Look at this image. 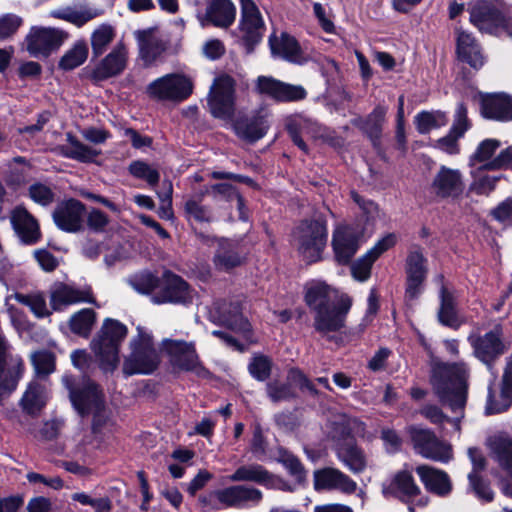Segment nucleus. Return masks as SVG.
I'll list each match as a JSON object with an SVG mask.
<instances>
[{
    "label": "nucleus",
    "mask_w": 512,
    "mask_h": 512,
    "mask_svg": "<svg viewBox=\"0 0 512 512\" xmlns=\"http://www.w3.org/2000/svg\"><path fill=\"white\" fill-rule=\"evenodd\" d=\"M469 374V368L464 362L440 364L433 369V391L453 412L462 410L466 404Z\"/></svg>",
    "instance_id": "nucleus-1"
},
{
    "label": "nucleus",
    "mask_w": 512,
    "mask_h": 512,
    "mask_svg": "<svg viewBox=\"0 0 512 512\" xmlns=\"http://www.w3.org/2000/svg\"><path fill=\"white\" fill-rule=\"evenodd\" d=\"M127 334L125 325L117 320H104L99 332L92 339L90 348L104 372L114 371L119 363V347Z\"/></svg>",
    "instance_id": "nucleus-2"
},
{
    "label": "nucleus",
    "mask_w": 512,
    "mask_h": 512,
    "mask_svg": "<svg viewBox=\"0 0 512 512\" xmlns=\"http://www.w3.org/2000/svg\"><path fill=\"white\" fill-rule=\"evenodd\" d=\"M63 382L69 391V398L73 407L80 415L93 413L94 415V429L96 431L101 429V418L103 415L100 409L104 405V398L102 391L98 386L87 378H83L78 384L70 377H64Z\"/></svg>",
    "instance_id": "nucleus-3"
},
{
    "label": "nucleus",
    "mask_w": 512,
    "mask_h": 512,
    "mask_svg": "<svg viewBox=\"0 0 512 512\" xmlns=\"http://www.w3.org/2000/svg\"><path fill=\"white\" fill-rule=\"evenodd\" d=\"M137 330V336L131 341V353L123 364V372L126 375L150 374L156 370L160 362L150 333L141 327Z\"/></svg>",
    "instance_id": "nucleus-4"
},
{
    "label": "nucleus",
    "mask_w": 512,
    "mask_h": 512,
    "mask_svg": "<svg viewBox=\"0 0 512 512\" xmlns=\"http://www.w3.org/2000/svg\"><path fill=\"white\" fill-rule=\"evenodd\" d=\"M325 221H303L294 232V243L304 261L314 263L321 259L327 243Z\"/></svg>",
    "instance_id": "nucleus-5"
},
{
    "label": "nucleus",
    "mask_w": 512,
    "mask_h": 512,
    "mask_svg": "<svg viewBox=\"0 0 512 512\" xmlns=\"http://www.w3.org/2000/svg\"><path fill=\"white\" fill-rule=\"evenodd\" d=\"M192 91V80L181 73L166 74L152 81L146 88L149 97L171 102L184 101Z\"/></svg>",
    "instance_id": "nucleus-6"
},
{
    "label": "nucleus",
    "mask_w": 512,
    "mask_h": 512,
    "mask_svg": "<svg viewBox=\"0 0 512 512\" xmlns=\"http://www.w3.org/2000/svg\"><path fill=\"white\" fill-rule=\"evenodd\" d=\"M407 432L414 449L422 457L442 463H447L452 459L450 444L440 440L431 430L410 426L407 428Z\"/></svg>",
    "instance_id": "nucleus-7"
},
{
    "label": "nucleus",
    "mask_w": 512,
    "mask_h": 512,
    "mask_svg": "<svg viewBox=\"0 0 512 512\" xmlns=\"http://www.w3.org/2000/svg\"><path fill=\"white\" fill-rule=\"evenodd\" d=\"M241 17L238 25L239 37L248 52L261 42L265 32V22L253 0H240Z\"/></svg>",
    "instance_id": "nucleus-8"
},
{
    "label": "nucleus",
    "mask_w": 512,
    "mask_h": 512,
    "mask_svg": "<svg viewBox=\"0 0 512 512\" xmlns=\"http://www.w3.org/2000/svg\"><path fill=\"white\" fill-rule=\"evenodd\" d=\"M162 348L178 368L192 372L199 378L210 377V372L199 361L193 342L164 339Z\"/></svg>",
    "instance_id": "nucleus-9"
},
{
    "label": "nucleus",
    "mask_w": 512,
    "mask_h": 512,
    "mask_svg": "<svg viewBox=\"0 0 512 512\" xmlns=\"http://www.w3.org/2000/svg\"><path fill=\"white\" fill-rule=\"evenodd\" d=\"M470 22L482 32L512 37V21L488 4L473 6L470 10Z\"/></svg>",
    "instance_id": "nucleus-10"
},
{
    "label": "nucleus",
    "mask_w": 512,
    "mask_h": 512,
    "mask_svg": "<svg viewBox=\"0 0 512 512\" xmlns=\"http://www.w3.org/2000/svg\"><path fill=\"white\" fill-rule=\"evenodd\" d=\"M235 83L227 75L215 79L208 95V106L216 118L229 119L234 113Z\"/></svg>",
    "instance_id": "nucleus-11"
},
{
    "label": "nucleus",
    "mask_w": 512,
    "mask_h": 512,
    "mask_svg": "<svg viewBox=\"0 0 512 512\" xmlns=\"http://www.w3.org/2000/svg\"><path fill=\"white\" fill-rule=\"evenodd\" d=\"M193 298L194 291L186 281L171 271H164L160 277V287L152 296V301L156 304H189Z\"/></svg>",
    "instance_id": "nucleus-12"
},
{
    "label": "nucleus",
    "mask_w": 512,
    "mask_h": 512,
    "mask_svg": "<svg viewBox=\"0 0 512 512\" xmlns=\"http://www.w3.org/2000/svg\"><path fill=\"white\" fill-rule=\"evenodd\" d=\"M351 306V297L342 294L336 303L315 313V329L322 334L341 330L345 326L346 316Z\"/></svg>",
    "instance_id": "nucleus-13"
},
{
    "label": "nucleus",
    "mask_w": 512,
    "mask_h": 512,
    "mask_svg": "<svg viewBox=\"0 0 512 512\" xmlns=\"http://www.w3.org/2000/svg\"><path fill=\"white\" fill-rule=\"evenodd\" d=\"M464 175L459 169L441 165L435 173L431 189L441 199H458L465 191Z\"/></svg>",
    "instance_id": "nucleus-14"
},
{
    "label": "nucleus",
    "mask_w": 512,
    "mask_h": 512,
    "mask_svg": "<svg viewBox=\"0 0 512 512\" xmlns=\"http://www.w3.org/2000/svg\"><path fill=\"white\" fill-rule=\"evenodd\" d=\"M55 225L67 233H77L84 230L86 207L76 199L59 203L53 211Z\"/></svg>",
    "instance_id": "nucleus-15"
},
{
    "label": "nucleus",
    "mask_w": 512,
    "mask_h": 512,
    "mask_svg": "<svg viewBox=\"0 0 512 512\" xmlns=\"http://www.w3.org/2000/svg\"><path fill=\"white\" fill-rule=\"evenodd\" d=\"M500 145V141L496 139L483 140L470 156L469 164L474 166L481 163L482 168L486 170H497L507 167L512 163V146L502 150L496 157H492Z\"/></svg>",
    "instance_id": "nucleus-16"
},
{
    "label": "nucleus",
    "mask_w": 512,
    "mask_h": 512,
    "mask_svg": "<svg viewBox=\"0 0 512 512\" xmlns=\"http://www.w3.org/2000/svg\"><path fill=\"white\" fill-rule=\"evenodd\" d=\"M468 341L473 348L474 356L487 365L489 369L492 362L506 350L501 331L498 328L485 333L483 336L471 334L468 336Z\"/></svg>",
    "instance_id": "nucleus-17"
},
{
    "label": "nucleus",
    "mask_w": 512,
    "mask_h": 512,
    "mask_svg": "<svg viewBox=\"0 0 512 512\" xmlns=\"http://www.w3.org/2000/svg\"><path fill=\"white\" fill-rule=\"evenodd\" d=\"M256 91L279 102L303 100L307 93L301 85H292L270 76H259L255 82Z\"/></svg>",
    "instance_id": "nucleus-18"
},
{
    "label": "nucleus",
    "mask_w": 512,
    "mask_h": 512,
    "mask_svg": "<svg viewBox=\"0 0 512 512\" xmlns=\"http://www.w3.org/2000/svg\"><path fill=\"white\" fill-rule=\"evenodd\" d=\"M28 52L34 57L48 56L63 43L62 32L54 28L34 26L26 36Z\"/></svg>",
    "instance_id": "nucleus-19"
},
{
    "label": "nucleus",
    "mask_w": 512,
    "mask_h": 512,
    "mask_svg": "<svg viewBox=\"0 0 512 512\" xmlns=\"http://www.w3.org/2000/svg\"><path fill=\"white\" fill-rule=\"evenodd\" d=\"M236 7L231 0H207L204 12L197 14L202 28L210 25L217 28H229L235 21Z\"/></svg>",
    "instance_id": "nucleus-20"
},
{
    "label": "nucleus",
    "mask_w": 512,
    "mask_h": 512,
    "mask_svg": "<svg viewBox=\"0 0 512 512\" xmlns=\"http://www.w3.org/2000/svg\"><path fill=\"white\" fill-rule=\"evenodd\" d=\"M389 492L402 502L408 504L410 512H415L414 505L425 506L427 499L421 495V490L414 481L413 475L407 470L399 471L389 486Z\"/></svg>",
    "instance_id": "nucleus-21"
},
{
    "label": "nucleus",
    "mask_w": 512,
    "mask_h": 512,
    "mask_svg": "<svg viewBox=\"0 0 512 512\" xmlns=\"http://www.w3.org/2000/svg\"><path fill=\"white\" fill-rule=\"evenodd\" d=\"M362 233L351 226H340L333 233L332 245L335 258L340 264H348L356 254Z\"/></svg>",
    "instance_id": "nucleus-22"
},
{
    "label": "nucleus",
    "mask_w": 512,
    "mask_h": 512,
    "mask_svg": "<svg viewBox=\"0 0 512 512\" xmlns=\"http://www.w3.org/2000/svg\"><path fill=\"white\" fill-rule=\"evenodd\" d=\"M271 55L274 58H281L288 62L302 65L309 60V57L302 51L297 40L286 32L277 35L273 32L268 39Z\"/></svg>",
    "instance_id": "nucleus-23"
},
{
    "label": "nucleus",
    "mask_w": 512,
    "mask_h": 512,
    "mask_svg": "<svg viewBox=\"0 0 512 512\" xmlns=\"http://www.w3.org/2000/svg\"><path fill=\"white\" fill-rule=\"evenodd\" d=\"M83 302H95L89 287L77 288L73 285L57 283L50 291V305L55 311H60L67 306Z\"/></svg>",
    "instance_id": "nucleus-24"
},
{
    "label": "nucleus",
    "mask_w": 512,
    "mask_h": 512,
    "mask_svg": "<svg viewBox=\"0 0 512 512\" xmlns=\"http://www.w3.org/2000/svg\"><path fill=\"white\" fill-rule=\"evenodd\" d=\"M314 488L321 490H337L352 494L357 489V483L347 474L337 468L325 467L314 471Z\"/></svg>",
    "instance_id": "nucleus-25"
},
{
    "label": "nucleus",
    "mask_w": 512,
    "mask_h": 512,
    "mask_svg": "<svg viewBox=\"0 0 512 512\" xmlns=\"http://www.w3.org/2000/svg\"><path fill=\"white\" fill-rule=\"evenodd\" d=\"M470 128L467 118V109L463 104L457 106L454 122L451 126L449 133L439 138L433 144V147L444 152L448 155H457L460 153L459 139H461L465 132Z\"/></svg>",
    "instance_id": "nucleus-26"
},
{
    "label": "nucleus",
    "mask_w": 512,
    "mask_h": 512,
    "mask_svg": "<svg viewBox=\"0 0 512 512\" xmlns=\"http://www.w3.org/2000/svg\"><path fill=\"white\" fill-rule=\"evenodd\" d=\"M127 62V47L122 42H119L95 66L92 72V78L96 81H102L111 77L118 76L126 69Z\"/></svg>",
    "instance_id": "nucleus-27"
},
{
    "label": "nucleus",
    "mask_w": 512,
    "mask_h": 512,
    "mask_svg": "<svg viewBox=\"0 0 512 512\" xmlns=\"http://www.w3.org/2000/svg\"><path fill=\"white\" fill-rule=\"evenodd\" d=\"M214 496L224 507L243 508L248 503L254 505L262 500V492L246 485H234L216 490Z\"/></svg>",
    "instance_id": "nucleus-28"
},
{
    "label": "nucleus",
    "mask_w": 512,
    "mask_h": 512,
    "mask_svg": "<svg viewBox=\"0 0 512 512\" xmlns=\"http://www.w3.org/2000/svg\"><path fill=\"white\" fill-rule=\"evenodd\" d=\"M270 128V113L261 109L255 114L238 119L234 130L238 137L248 142H256L263 138Z\"/></svg>",
    "instance_id": "nucleus-29"
},
{
    "label": "nucleus",
    "mask_w": 512,
    "mask_h": 512,
    "mask_svg": "<svg viewBox=\"0 0 512 512\" xmlns=\"http://www.w3.org/2000/svg\"><path fill=\"white\" fill-rule=\"evenodd\" d=\"M337 459L352 473H362L367 467V457L353 438L339 440L334 447Z\"/></svg>",
    "instance_id": "nucleus-30"
},
{
    "label": "nucleus",
    "mask_w": 512,
    "mask_h": 512,
    "mask_svg": "<svg viewBox=\"0 0 512 512\" xmlns=\"http://www.w3.org/2000/svg\"><path fill=\"white\" fill-rule=\"evenodd\" d=\"M492 458L504 469L511 483L505 488L507 495H512V436L500 433L490 437L487 441Z\"/></svg>",
    "instance_id": "nucleus-31"
},
{
    "label": "nucleus",
    "mask_w": 512,
    "mask_h": 512,
    "mask_svg": "<svg viewBox=\"0 0 512 512\" xmlns=\"http://www.w3.org/2000/svg\"><path fill=\"white\" fill-rule=\"evenodd\" d=\"M286 127L293 143L304 153H308V146L302 137L310 136L311 138H323L326 131L316 121L302 116L290 119Z\"/></svg>",
    "instance_id": "nucleus-32"
},
{
    "label": "nucleus",
    "mask_w": 512,
    "mask_h": 512,
    "mask_svg": "<svg viewBox=\"0 0 512 512\" xmlns=\"http://www.w3.org/2000/svg\"><path fill=\"white\" fill-rule=\"evenodd\" d=\"M10 221L20 240L25 244H35L40 239V229L36 219L24 208L16 207Z\"/></svg>",
    "instance_id": "nucleus-33"
},
{
    "label": "nucleus",
    "mask_w": 512,
    "mask_h": 512,
    "mask_svg": "<svg viewBox=\"0 0 512 512\" xmlns=\"http://www.w3.org/2000/svg\"><path fill=\"white\" fill-rule=\"evenodd\" d=\"M416 472L427 491L439 497H446L451 493L452 482L445 471L421 465L416 468Z\"/></svg>",
    "instance_id": "nucleus-34"
},
{
    "label": "nucleus",
    "mask_w": 512,
    "mask_h": 512,
    "mask_svg": "<svg viewBox=\"0 0 512 512\" xmlns=\"http://www.w3.org/2000/svg\"><path fill=\"white\" fill-rule=\"evenodd\" d=\"M468 456L473 466L472 471L468 474L469 487L479 499L489 502L493 499V492L479 475V472L485 468V457L477 448H469Z\"/></svg>",
    "instance_id": "nucleus-35"
},
{
    "label": "nucleus",
    "mask_w": 512,
    "mask_h": 512,
    "mask_svg": "<svg viewBox=\"0 0 512 512\" xmlns=\"http://www.w3.org/2000/svg\"><path fill=\"white\" fill-rule=\"evenodd\" d=\"M456 51L458 58L473 68H479L484 63L481 48L471 33L461 28L455 29Z\"/></svg>",
    "instance_id": "nucleus-36"
},
{
    "label": "nucleus",
    "mask_w": 512,
    "mask_h": 512,
    "mask_svg": "<svg viewBox=\"0 0 512 512\" xmlns=\"http://www.w3.org/2000/svg\"><path fill=\"white\" fill-rule=\"evenodd\" d=\"M512 404V360L506 364L501 390L496 397L491 390H489L487 404L485 408L486 414H497L506 411Z\"/></svg>",
    "instance_id": "nucleus-37"
},
{
    "label": "nucleus",
    "mask_w": 512,
    "mask_h": 512,
    "mask_svg": "<svg viewBox=\"0 0 512 512\" xmlns=\"http://www.w3.org/2000/svg\"><path fill=\"white\" fill-rule=\"evenodd\" d=\"M336 290L323 281H311L305 286V303L315 313L334 304Z\"/></svg>",
    "instance_id": "nucleus-38"
},
{
    "label": "nucleus",
    "mask_w": 512,
    "mask_h": 512,
    "mask_svg": "<svg viewBox=\"0 0 512 512\" xmlns=\"http://www.w3.org/2000/svg\"><path fill=\"white\" fill-rule=\"evenodd\" d=\"M481 113L488 119L511 121L512 98L506 94L485 96L482 98Z\"/></svg>",
    "instance_id": "nucleus-39"
},
{
    "label": "nucleus",
    "mask_w": 512,
    "mask_h": 512,
    "mask_svg": "<svg viewBox=\"0 0 512 512\" xmlns=\"http://www.w3.org/2000/svg\"><path fill=\"white\" fill-rule=\"evenodd\" d=\"M49 394L45 385L31 381L20 400L22 410L29 415H37L47 403Z\"/></svg>",
    "instance_id": "nucleus-40"
},
{
    "label": "nucleus",
    "mask_w": 512,
    "mask_h": 512,
    "mask_svg": "<svg viewBox=\"0 0 512 512\" xmlns=\"http://www.w3.org/2000/svg\"><path fill=\"white\" fill-rule=\"evenodd\" d=\"M214 309L218 314L219 323L235 331H249V323L243 317L238 303H215Z\"/></svg>",
    "instance_id": "nucleus-41"
},
{
    "label": "nucleus",
    "mask_w": 512,
    "mask_h": 512,
    "mask_svg": "<svg viewBox=\"0 0 512 512\" xmlns=\"http://www.w3.org/2000/svg\"><path fill=\"white\" fill-rule=\"evenodd\" d=\"M240 244L237 241L221 239L214 256V264L220 270H230L242 263Z\"/></svg>",
    "instance_id": "nucleus-42"
},
{
    "label": "nucleus",
    "mask_w": 512,
    "mask_h": 512,
    "mask_svg": "<svg viewBox=\"0 0 512 512\" xmlns=\"http://www.w3.org/2000/svg\"><path fill=\"white\" fill-rule=\"evenodd\" d=\"M102 10L89 6L87 4H79L73 7H65L52 12V16L61 20L70 22L78 27L83 26L92 19L100 16Z\"/></svg>",
    "instance_id": "nucleus-43"
},
{
    "label": "nucleus",
    "mask_w": 512,
    "mask_h": 512,
    "mask_svg": "<svg viewBox=\"0 0 512 512\" xmlns=\"http://www.w3.org/2000/svg\"><path fill=\"white\" fill-rule=\"evenodd\" d=\"M232 482H254L264 487L273 486L272 473L259 464L242 465L229 476Z\"/></svg>",
    "instance_id": "nucleus-44"
},
{
    "label": "nucleus",
    "mask_w": 512,
    "mask_h": 512,
    "mask_svg": "<svg viewBox=\"0 0 512 512\" xmlns=\"http://www.w3.org/2000/svg\"><path fill=\"white\" fill-rule=\"evenodd\" d=\"M439 298L440 308L438 311V319L440 323L452 328H458L460 322L455 307V296L443 283L440 288Z\"/></svg>",
    "instance_id": "nucleus-45"
},
{
    "label": "nucleus",
    "mask_w": 512,
    "mask_h": 512,
    "mask_svg": "<svg viewBox=\"0 0 512 512\" xmlns=\"http://www.w3.org/2000/svg\"><path fill=\"white\" fill-rule=\"evenodd\" d=\"M166 48V43L152 33L142 32L139 36L140 54L147 64L158 59Z\"/></svg>",
    "instance_id": "nucleus-46"
},
{
    "label": "nucleus",
    "mask_w": 512,
    "mask_h": 512,
    "mask_svg": "<svg viewBox=\"0 0 512 512\" xmlns=\"http://www.w3.org/2000/svg\"><path fill=\"white\" fill-rule=\"evenodd\" d=\"M67 142L68 144L62 148V154L66 158L88 163L99 155V151L83 144L70 133L67 134Z\"/></svg>",
    "instance_id": "nucleus-47"
},
{
    "label": "nucleus",
    "mask_w": 512,
    "mask_h": 512,
    "mask_svg": "<svg viewBox=\"0 0 512 512\" xmlns=\"http://www.w3.org/2000/svg\"><path fill=\"white\" fill-rule=\"evenodd\" d=\"M116 36L115 28L107 23L97 26L90 37L92 54L94 57L102 55Z\"/></svg>",
    "instance_id": "nucleus-48"
},
{
    "label": "nucleus",
    "mask_w": 512,
    "mask_h": 512,
    "mask_svg": "<svg viewBox=\"0 0 512 512\" xmlns=\"http://www.w3.org/2000/svg\"><path fill=\"white\" fill-rule=\"evenodd\" d=\"M96 320V313L90 308H84L74 313L69 320L71 331L81 337L88 338Z\"/></svg>",
    "instance_id": "nucleus-49"
},
{
    "label": "nucleus",
    "mask_w": 512,
    "mask_h": 512,
    "mask_svg": "<svg viewBox=\"0 0 512 512\" xmlns=\"http://www.w3.org/2000/svg\"><path fill=\"white\" fill-rule=\"evenodd\" d=\"M448 122L446 114L442 111H422L415 116V125L419 133L427 134L433 129L445 126Z\"/></svg>",
    "instance_id": "nucleus-50"
},
{
    "label": "nucleus",
    "mask_w": 512,
    "mask_h": 512,
    "mask_svg": "<svg viewBox=\"0 0 512 512\" xmlns=\"http://www.w3.org/2000/svg\"><path fill=\"white\" fill-rule=\"evenodd\" d=\"M14 299L31 310L37 318L48 317L51 312L47 306L45 295L41 292H32L29 294L15 293Z\"/></svg>",
    "instance_id": "nucleus-51"
},
{
    "label": "nucleus",
    "mask_w": 512,
    "mask_h": 512,
    "mask_svg": "<svg viewBox=\"0 0 512 512\" xmlns=\"http://www.w3.org/2000/svg\"><path fill=\"white\" fill-rule=\"evenodd\" d=\"M406 276L427 278L428 261L419 248H413L408 252L405 260Z\"/></svg>",
    "instance_id": "nucleus-52"
},
{
    "label": "nucleus",
    "mask_w": 512,
    "mask_h": 512,
    "mask_svg": "<svg viewBox=\"0 0 512 512\" xmlns=\"http://www.w3.org/2000/svg\"><path fill=\"white\" fill-rule=\"evenodd\" d=\"M276 460L281 463L298 485L306 480V471L299 459L284 448H278Z\"/></svg>",
    "instance_id": "nucleus-53"
},
{
    "label": "nucleus",
    "mask_w": 512,
    "mask_h": 512,
    "mask_svg": "<svg viewBox=\"0 0 512 512\" xmlns=\"http://www.w3.org/2000/svg\"><path fill=\"white\" fill-rule=\"evenodd\" d=\"M31 363L34 372L39 378H46L56 369L55 355L48 350H40L31 354Z\"/></svg>",
    "instance_id": "nucleus-54"
},
{
    "label": "nucleus",
    "mask_w": 512,
    "mask_h": 512,
    "mask_svg": "<svg viewBox=\"0 0 512 512\" xmlns=\"http://www.w3.org/2000/svg\"><path fill=\"white\" fill-rule=\"evenodd\" d=\"M387 108L377 106L362 122L361 129L373 140H377L380 136L382 125L385 120Z\"/></svg>",
    "instance_id": "nucleus-55"
},
{
    "label": "nucleus",
    "mask_w": 512,
    "mask_h": 512,
    "mask_svg": "<svg viewBox=\"0 0 512 512\" xmlns=\"http://www.w3.org/2000/svg\"><path fill=\"white\" fill-rule=\"evenodd\" d=\"M88 56V48L84 42L76 43L60 59L59 67L63 70H73L83 64Z\"/></svg>",
    "instance_id": "nucleus-56"
},
{
    "label": "nucleus",
    "mask_w": 512,
    "mask_h": 512,
    "mask_svg": "<svg viewBox=\"0 0 512 512\" xmlns=\"http://www.w3.org/2000/svg\"><path fill=\"white\" fill-rule=\"evenodd\" d=\"M129 284L140 294H150L160 287V278L150 272H141L130 277Z\"/></svg>",
    "instance_id": "nucleus-57"
},
{
    "label": "nucleus",
    "mask_w": 512,
    "mask_h": 512,
    "mask_svg": "<svg viewBox=\"0 0 512 512\" xmlns=\"http://www.w3.org/2000/svg\"><path fill=\"white\" fill-rule=\"evenodd\" d=\"M128 170L133 177L146 181L150 186H155L160 180L159 171L144 161H133Z\"/></svg>",
    "instance_id": "nucleus-58"
},
{
    "label": "nucleus",
    "mask_w": 512,
    "mask_h": 512,
    "mask_svg": "<svg viewBox=\"0 0 512 512\" xmlns=\"http://www.w3.org/2000/svg\"><path fill=\"white\" fill-rule=\"evenodd\" d=\"M185 217L189 221H195L199 223L210 222L212 220L211 210L202 205L201 201L196 198H189L184 204Z\"/></svg>",
    "instance_id": "nucleus-59"
},
{
    "label": "nucleus",
    "mask_w": 512,
    "mask_h": 512,
    "mask_svg": "<svg viewBox=\"0 0 512 512\" xmlns=\"http://www.w3.org/2000/svg\"><path fill=\"white\" fill-rule=\"evenodd\" d=\"M376 260L367 252L351 265L352 277L359 282H366L371 276V269Z\"/></svg>",
    "instance_id": "nucleus-60"
},
{
    "label": "nucleus",
    "mask_w": 512,
    "mask_h": 512,
    "mask_svg": "<svg viewBox=\"0 0 512 512\" xmlns=\"http://www.w3.org/2000/svg\"><path fill=\"white\" fill-rule=\"evenodd\" d=\"M72 365L81 373L87 375L96 368V361L93 356L85 349L74 350L71 355Z\"/></svg>",
    "instance_id": "nucleus-61"
},
{
    "label": "nucleus",
    "mask_w": 512,
    "mask_h": 512,
    "mask_svg": "<svg viewBox=\"0 0 512 512\" xmlns=\"http://www.w3.org/2000/svg\"><path fill=\"white\" fill-rule=\"evenodd\" d=\"M23 25V19L19 15L7 13L0 16V41L11 38Z\"/></svg>",
    "instance_id": "nucleus-62"
},
{
    "label": "nucleus",
    "mask_w": 512,
    "mask_h": 512,
    "mask_svg": "<svg viewBox=\"0 0 512 512\" xmlns=\"http://www.w3.org/2000/svg\"><path fill=\"white\" fill-rule=\"evenodd\" d=\"M248 369L253 378L258 381H264L270 375L271 362L267 357L258 355L252 358Z\"/></svg>",
    "instance_id": "nucleus-63"
},
{
    "label": "nucleus",
    "mask_w": 512,
    "mask_h": 512,
    "mask_svg": "<svg viewBox=\"0 0 512 512\" xmlns=\"http://www.w3.org/2000/svg\"><path fill=\"white\" fill-rule=\"evenodd\" d=\"M267 395L272 402H280L291 399L294 393L290 384L281 383L278 381L269 382L266 385Z\"/></svg>",
    "instance_id": "nucleus-64"
}]
</instances>
